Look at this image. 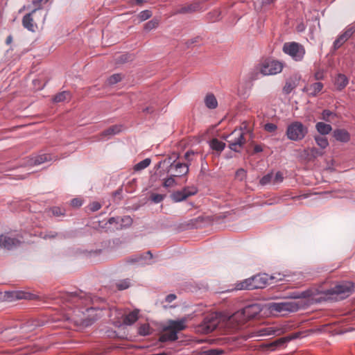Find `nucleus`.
<instances>
[{"mask_svg": "<svg viewBox=\"0 0 355 355\" xmlns=\"http://www.w3.org/2000/svg\"><path fill=\"white\" fill-rule=\"evenodd\" d=\"M276 0H254V8L257 10H261L263 6L270 5Z\"/></svg>", "mask_w": 355, "mask_h": 355, "instance_id": "nucleus-40", "label": "nucleus"}, {"mask_svg": "<svg viewBox=\"0 0 355 355\" xmlns=\"http://www.w3.org/2000/svg\"><path fill=\"white\" fill-rule=\"evenodd\" d=\"M42 324L37 320H30L26 323H24L20 329L22 330L21 333H29L33 331L37 327H40Z\"/></svg>", "mask_w": 355, "mask_h": 355, "instance_id": "nucleus-27", "label": "nucleus"}, {"mask_svg": "<svg viewBox=\"0 0 355 355\" xmlns=\"http://www.w3.org/2000/svg\"><path fill=\"white\" fill-rule=\"evenodd\" d=\"M210 147L213 150L220 153L221 151H223L224 150V148L225 147V143H224L221 141H219L217 139H213L210 141Z\"/></svg>", "mask_w": 355, "mask_h": 355, "instance_id": "nucleus-35", "label": "nucleus"}, {"mask_svg": "<svg viewBox=\"0 0 355 355\" xmlns=\"http://www.w3.org/2000/svg\"><path fill=\"white\" fill-rule=\"evenodd\" d=\"M355 33V27L348 26L334 41L333 46L335 50L340 48Z\"/></svg>", "mask_w": 355, "mask_h": 355, "instance_id": "nucleus-12", "label": "nucleus"}, {"mask_svg": "<svg viewBox=\"0 0 355 355\" xmlns=\"http://www.w3.org/2000/svg\"><path fill=\"white\" fill-rule=\"evenodd\" d=\"M349 83L348 78L343 73H338L334 80V86L338 91L344 89Z\"/></svg>", "mask_w": 355, "mask_h": 355, "instance_id": "nucleus-26", "label": "nucleus"}, {"mask_svg": "<svg viewBox=\"0 0 355 355\" xmlns=\"http://www.w3.org/2000/svg\"><path fill=\"white\" fill-rule=\"evenodd\" d=\"M165 196L166 195L152 193L150 196V199L153 202L159 203L164 199Z\"/></svg>", "mask_w": 355, "mask_h": 355, "instance_id": "nucleus-53", "label": "nucleus"}, {"mask_svg": "<svg viewBox=\"0 0 355 355\" xmlns=\"http://www.w3.org/2000/svg\"><path fill=\"white\" fill-rule=\"evenodd\" d=\"M139 309H134L123 317V323L125 325L133 324L139 318Z\"/></svg>", "mask_w": 355, "mask_h": 355, "instance_id": "nucleus-29", "label": "nucleus"}, {"mask_svg": "<svg viewBox=\"0 0 355 355\" xmlns=\"http://www.w3.org/2000/svg\"><path fill=\"white\" fill-rule=\"evenodd\" d=\"M186 321L185 318L178 320H169L168 325L164 328V331L171 330L172 331H175L177 334L178 331L186 329Z\"/></svg>", "mask_w": 355, "mask_h": 355, "instance_id": "nucleus-20", "label": "nucleus"}, {"mask_svg": "<svg viewBox=\"0 0 355 355\" xmlns=\"http://www.w3.org/2000/svg\"><path fill=\"white\" fill-rule=\"evenodd\" d=\"M51 211L52 212L54 216L59 217L65 216L66 210L64 208L62 207H53L52 208H51Z\"/></svg>", "mask_w": 355, "mask_h": 355, "instance_id": "nucleus-45", "label": "nucleus"}, {"mask_svg": "<svg viewBox=\"0 0 355 355\" xmlns=\"http://www.w3.org/2000/svg\"><path fill=\"white\" fill-rule=\"evenodd\" d=\"M300 306L298 304L293 301H285L279 302H270L268 304V309L272 313H280L286 315L288 313L295 312L298 311Z\"/></svg>", "mask_w": 355, "mask_h": 355, "instance_id": "nucleus-4", "label": "nucleus"}, {"mask_svg": "<svg viewBox=\"0 0 355 355\" xmlns=\"http://www.w3.org/2000/svg\"><path fill=\"white\" fill-rule=\"evenodd\" d=\"M324 85L320 82H316L306 85L302 92L307 93L309 96H316L323 89Z\"/></svg>", "mask_w": 355, "mask_h": 355, "instance_id": "nucleus-23", "label": "nucleus"}, {"mask_svg": "<svg viewBox=\"0 0 355 355\" xmlns=\"http://www.w3.org/2000/svg\"><path fill=\"white\" fill-rule=\"evenodd\" d=\"M33 294L21 291H6L3 295V300L8 302H12L16 300L32 299Z\"/></svg>", "mask_w": 355, "mask_h": 355, "instance_id": "nucleus-15", "label": "nucleus"}, {"mask_svg": "<svg viewBox=\"0 0 355 355\" xmlns=\"http://www.w3.org/2000/svg\"><path fill=\"white\" fill-rule=\"evenodd\" d=\"M227 137L230 138V140H227L230 149L236 153H240L246 143L245 132L243 129L241 128L235 129L227 135Z\"/></svg>", "mask_w": 355, "mask_h": 355, "instance_id": "nucleus-3", "label": "nucleus"}, {"mask_svg": "<svg viewBox=\"0 0 355 355\" xmlns=\"http://www.w3.org/2000/svg\"><path fill=\"white\" fill-rule=\"evenodd\" d=\"M310 154L313 157H320L324 155L322 150H319L317 148L313 147L310 148Z\"/></svg>", "mask_w": 355, "mask_h": 355, "instance_id": "nucleus-55", "label": "nucleus"}, {"mask_svg": "<svg viewBox=\"0 0 355 355\" xmlns=\"http://www.w3.org/2000/svg\"><path fill=\"white\" fill-rule=\"evenodd\" d=\"M334 137L339 141L347 142L350 139L349 133L344 129H336L333 132Z\"/></svg>", "mask_w": 355, "mask_h": 355, "instance_id": "nucleus-28", "label": "nucleus"}, {"mask_svg": "<svg viewBox=\"0 0 355 355\" xmlns=\"http://www.w3.org/2000/svg\"><path fill=\"white\" fill-rule=\"evenodd\" d=\"M155 111V107L153 105H150L143 109L142 112L145 114H153Z\"/></svg>", "mask_w": 355, "mask_h": 355, "instance_id": "nucleus-63", "label": "nucleus"}, {"mask_svg": "<svg viewBox=\"0 0 355 355\" xmlns=\"http://www.w3.org/2000/svg\"><path fill=\"white\" fill-rule=\"evenodd\" d=\"M206 355H220L223 353L222 350L220 349H209L205 352Z\"/></svg>", "mask_w": 355, "mask_h": 355, "instance_id": "nucleus-61", "label": "nucleus"}, {"mask_svg": "<svg viewBox=\"0 0 355 355\" xmlns=\"http://www.w3.org/2000/svg\"><path fill=\"white\" fill-rule=\"evenodd\" d=\"M138 333L141 336L149 335L150 334L149 324H141L139 327Z\"/></svg>", "mask_w": 355, "mask_h": 355, "instance_id": "nucleus-49", "label": "nucleus"}, {"mask_svg": "<svg viewBox=\"0 0 355 355\" xmlns=\"http://www.w3.org/2000/svg\"><path fill=\"white\" fill-rule=\"evenodd\" d=\"M221 12L219 10H214L207 14L206 18L209 22H215L220 20Z\"/></svg>", "mask_w": 355, "mask_h": 355, "instance_id": "nucleus-36", "label": "nucleus"}, {"mask_svg": "<svg viewBox=\"0 0 355 355\" xmlns=\"http://www.w3.org/2000/svg\"><path fill=\"white\" fill-rule=\"evenodd\" d=\"M176 298H177L176 295L171 293V294L166 295V297H165V301L168 303H170V302H172L173 301H174Z\"/></svg>", "mask_w": 355, "mask_h": 355, "instance_id": "nucleus-64", "label": "nucleus"}, {"mask_svg": "<svg viewBox=\"0 0 355 355\" xmlns=\"http://www.w3.org/2000/svg\"><path fill=\"white\" fill-rule=\"evenodd\" d=\"M277 129V126L272 123H267L264 125V130L268 132H273Z\"/></svg>", "mask_w": 355, "mask_h": 355, "instance_id": "nucleus-56", "label": "nucleus"}, {"mask_svg": "<svg viewBox=\"0 0 355 355\" xmlns=\"http://www.w3.org/2000/svg\"><path fill=\"white\" fill-rule=\"evenodd\" d=\"M202 10L201 1L195 0L193 2L184 4L180 5L175 8L174 10V15H185V14H192L196 12H199Z\"/></svg>", "mask_w": 355, "mask_h": 355, "instance_id": "nucleus-8", "label": "nucleus"}, {"mask_svg": "<svg viewBox=\"0 0 355 355\" xmlns=\"http://www.w3.org/2000/svg\"><path fill=\"white\" fill-rule=\"evenodd\" d=\"M284 177L282 172L278 171L275 175H273V184L279 183L283 181Z\"/></svg>", "mask_w": 355, "mask_h": 355, "instance_id": "nucleus-58", "label": "nucleus"}, {"mask_svg": "<svg viewBox=\"0 0 355 355\" xmlns=\"http://www.w3.org/2000/svg\"><path fill=\"white\" fill-rule=\"evenodd\" d=\"M71 99V94L69 91H63L54 96L53 101L54 103H60Z\"/></svg>", "mask_w": 355, "mask_h": 355, "instance_id": "nucleus-33", "label": "nucleus"}, {"mask_svg": "<svg viewBox=\"0 0 355 355\" xmlns=\"http://www.w3.org/2000/svg\"><path fill=\"white\" fill-rule=\"evenodd\" d=\"M300 76L297 74H293L290 76L286 81L283 87V92L289 94L299 85Z\"/></svg>", "mask_w": 355, "mask_h": 355, "instance_id": "nucleus-17", "label": "nucleus"}, {"mask_svg": "<svg viewBox=\"0 0 355 355\" xmlns=\"http://www.w3.org/2000/svg\"><path fill=\"white\" fill-rule=\"evenodd\" d=\"M65 299L73 304H79L80 302L84 303L85 302L89 300L91 298L85 293L80 291L79 293H67L66 294Z\"/></svg>", "mask_w": 355, "mask_h": 355, "instance_id": "nucleus-16", "label": "nucleus"}, {"mask_svg": "<svg viewBox=\"0 0 355 355\" xmlns=\"http://www.w3.org/2000/svg\"><path fill=\"white\" fill-rule=\"evenodd\" d=\"M205 104L209 109H215L218 106V101L215 96L211 94H207L205 98Z\"/></svg>", "mask_w": 355, "mask_h": 355, "instance_id": "nucleus-31", "label": "nucleus"}, {"mask_svg": "<svg viewBox=\"0 0 355 355\" xmlns=\"http://www.w3.org/2000/svg\"><path fill=\"white\" fill-rule=\"evenodd\" d=\"M252 277L245 279L243 281L239 282L235 284L236 290H254L255 286L254 284Z\"/></svg>", "mask_w": 355, "mask_h": 355, "instance_id": "nucleus-25", "label": "nucleus"}, {"mask_svg": "<svg viewBox=\"0 0 355 355\" xmlns=\"http://www.w3.org/2000/svg\"><path fill=\"white\" fill-rule=\"evenodd\" d=\"M273 182V174L272 173H268L263 176L259 181L261 185H266L270 182Z\"/></svg>", "mask_w": 355, "mask_h": 355, "instance_id": "nucleus-47", "label": "nucleus"}, {"mask_svg": "<svg viewBox=\"0 0 355 355\" xmlns=\"http://www.w3.org/2000/svg\"><path fill=\"white\" fill-rule=\"evenodd\" d=\"M166 332L163 333L159 338V341L161 343H164L166 341H175L178 340V335L175 334V331H172L171 330L166 331Z\"/></svg>", "mask_w": 355, "mask_h": 355, "instance_id": "nucleus-30", "label": "nucleus"}, {"mask_svg": "<svg viewBox=\"0 0 355 355\" xmlns=\"http://www.w3.org/2000/svg\"><path fill=\"white\" fill-rule=\"evenodd\" d=\"M153 13L149 10H145L139 12L138 15V18L141 21L147 20L148 19L150 18Z\"/></svg>", "mask_w": 355, "mask_h": 355, "instance_id": "nucleus-51", "label": "nucleus"}, {"mask_svg": "<svg viewBox=\"0 0 355 355\" xmlns=\"http://www.w3.org/2000/svg\"><path fill=\"white\" fill-rule=\"evenodd\" d=\"M124 220H128L130 222L131 218L128 216L123 218L119 216L111 217L107 222H105V225H109L107 230H110V232H114L116 230H121L123 227V223Z\"/></svg>", "mask_w": 355, "mask_h": 355, "instance_id": "nucleus-13", "label": "nucleus"}, {"mask_svg": "<svg viewBox=\"0 0 355 355\" xmlns=\"http://www.w3.org/2000/svg\"><path fill=\"white\" fill-rule=\"evenodd\" d=\"M242 310L248 320L257 317L261 311L260 306L257 304H252L246 306L242 309Z\"/></svg>", "mask_w": 355, "mask_h": 355, "instance_id": "nucleus-21", "label": "nucleus"}, {"mask_svg": "<svg viewBox=\"0 0 355 355\" xmlns=\"http://www.w3.org/2000/svg\"><path fill=\"white\" fill-rule=\"evenodd\" d=\"M219 320L216 315H209L204 318L200 324V328L204 334H209L216 329Z\"/></svg>", "mask_w": 355, "mask_h": 355, "instance_id": "nucleus-9", "label": "nucleus"}, {"mask_svg": "<svg viewBox=\"0 0 355 355\" xmlns=\"http://www.w3.org/2000/svg\"><path fill=\"white\" fill-rule=\"evenodd\" d=\"M336 116V113L330 111L329 110H324L321 113L320 119L327 122H330L331 119H333Z\"/></svg>", "mask_w": 355, "mask_h": 355, "instance_id": "nucleus-41", "label": "nucleus"}, {"mask_svg": "<svg viewBox=\"0 0 355 355\" xmlns=\"http://www.w3.org/2000/svg\"><path fill=\"white\" fill-rule=\"evenodd\" d=\"M109 227V225H105V222H101L98 221V225H95V228H101L105 230L106 232H110V230H107V227Z\"/></svg>", "mask_w": 355, "mask_h": 355, "instance_id": "nucleus-60", "label": "nucleus"}, {"mask_svg": "<svg viewBox=\"0 0 355 355\" xmlns=\"http://www.w3.org/2000/svg\"><path fill=\"white\" fill-rule=\"evenodd\" d=\"M121 131V128L119 126L117 125H112L105 130H104L102 133V135L107 136V135H114L116 133L119 132Z\"/></svg>", "mask_w": 355, "mask_h": 355, "instance_id": "nucleus-44", "label": "nucleus"}, {"mask_svg": "<svg viewBox=\"0 0 355 355\" xmlns=\"http://www.w3.org/2000/svg\"><path fill=\"white\" fill-rule=\"evenodd\" d=\"M314 139L317 145L322 149L326 148L329 146V141L324 136L316 135L314 137Z\"/></svg>", "mask_w": 355, "mask_h": 355, "instance_id": "nucleus-37", "label": "nucleus"}, {"mask_svg": "<svg viewBox=\"0 0 355 355\" xmlns=\"http://www.w3.org/2000/svg\"><path fill=\"white\" fill-rule=\"evenodd\" d=\"M98 317L96 315L91 317V318H83L80 320H76L74 318L69 317L67 315H64L62 318V320L64 321H72L75 322L77 325L83 326V327H89L92 325L96 320Z\"/></svg>", "mask_w": 355, "mask_h": 355, "instance_id": "nucleus-19", "label": "nucleus"}, {"mask_svg": "<svg viewBox=\"0 0 355 355\" xmlns=\"http://www.w3.org/2000/svg\"><path fill=\"white\" fill-rule=\"evenodd\" d=\"M354 289V284L352 282H341L337 284L334 287L327 289L324 291L326 295H336L340 299L343 300L352 294Z\"/></svg>", "mask_w": 355, "mask_h": 355, "instance_id": "nucleus-2", "label": "nucleus"}, {"mask_svg": "<svg viewBox=\"0 0 355 355\" xmlns=\"http://www.w3.org/2000/svg\"><path fill=\"white\" fill-rule=\"evenodd\" d=\"M282 69V62L274 59H266L260 64L259 71L263 75L269 76L280 73Z\"/></svg>", "mask_w": 355, "mask_h": 355, "instance_id": "nucleus-7", "label": "nucleus"}, {"mask_svg": "<svg viewBox=\"0 0 355 355\" xmlns=\"http://www.w3.org/2000/svg\"><path fill=\"white\" fill-rule=\"evenodd\" d=\"M301 334H302L301 332H295V333L291 334L288 336L279 338L270 343L268 345V347L270 350H275L278 348L284 347V345L287 342H288L291 340H294V339L300 338Z\"/></svg>", "mask_w": 355, "mask_h": 355, "instance_id": "nucleus-11", "label": "nucleus"}, {"mask_svg": "<svg viewBox=\"0 0 355 355\" xmlns=\"http://www.w3.org/2000/svg\"><path fill=\"white\" fill-rule=\"evenodd\" d=\"M122 79L120 73H114L110 76L107 80V84L109 85H113L119 83Z\"/></svg>", "mask_w": 355, "mask_h": 355, "instance_id": "nucleus-43", "label": "nucleus"}, {"mask_svg": "<svg viewBox=\"0 0 355 355\" xmlns=\"http://www.w3.org/2000/svg\"><path fill=\"white\" fill-rule=\"evenodd\" d=\"M37 8H34L31 12L26 14L22 18V25L28 31L35 32L37 25L34 23L33 15Z\"/></svg>", "mask_w": 355, "mask_h": 355, "instance_id": "nucleus-18", "label": "nucleus"}, {"mask_svg": "<svg viewBox=\"0 0 355 355\" xmlns=\"http://www.w3.org/2000/svg\"><path fill=\"white\" fill-rule=\"evenodd\" d=\"M175 177L172 173L170 177L166 178L164 181L163 186L166 188L173 187L176 184Z\"/></svg>", "mask_w": 355, "mask_h": 355, "instance_id": "nucleus-50", "label": "nucleus"}, {"mask_svg": "<svg viewBox=\"0 0 355 355\" xmlns=\"http://www.w3.org/2000/svg\"><path fill=\"white\" fill-rule=\"evenodd\" d=\"M316 130L322 135H326L331 132L332 127L331 125L324 122H318L315 124Z\"/></svg>", "mask_w": 355, "mask_h": 355, "instance_id": "nucleus-32", "label": "nucleus"}, {"mask_svg": "<svg viewBox=\"0 0 355 355\" xmlns=\"http://www.w3.org/2000/svg\"><path fill=\"white\" fill-rule=\"evenodd\" d=\"M282 50L284 53L297 62L302 61L305 54L304 47L295 42L284 43Z\"/></svg>", "mask_w": 355, "mask_h": 355, "instance_id": "nucleus-6", "label": "nucleus"}, {"mask_svg": "<svg viewBox=\"0 0 355 355\" xmlns=\"http://www.w3.org/2000/svg\"><path fill=\"white\" fill-rule=\"evenodd\" d=\"M159 25V20L157 19H153L148 21L144 24V28L146 31H150L153 29L156 28Z\"/></svg>", "mask_w": 355, "mask_h": 355, "instance_id": "nucleus-42", "label": "nucleus"}, {"mask_svg": "<svg viewBox=\"0 0 355 355\" xmlns=\"http://www.w3.org/2000/svg\"><path fill=\"white\" fill-rule=\"evenodd\" d=\"M83 202L78 198H73L71 201V205L75 207H79L82 205Z\"/></svg>", "mask_w": 355, "mask_h": 355, "instance_id": "nucleus-62", "label": "nucleus"}, {"mask_svg": "<svg viewBox=\"0 0 355 355\" xmlns=\"http://www.w3.org/2000/svg\"><path fill=\"white\" fill-rule=\"evenodd\" d=\"M260 331L265 336L279 335L282 332L281 329L272 327L263 328Z\"/></svg>", "mask_w": 355, "mask_h": 355, "instance_id": "nucleus-38", "label": "nucleus"}, {"mask_svg": "<svg viewBox=\"0 0 355 355\" xmlns=\"http://www.w3.org/2000/svg\"><path fill=\"white\" fill-rule=\"evenodd\" d=\"M247 175V172L243 168H239L236 172V178L240 181L243 180Z\"/></svg>", "mask_w": 355, "mask_h": 355, "instance_id": "nucleus-54", "label": "nucleus"}, {"mask_svg": "<svg viewBox=\"0 0 355 355\" xmlns=\"http://www.w3.org/2000/svg\"><path fill=\"white\" fill-rule=\"evenodd\" d=\"M151 162V160L150 158H146L144 160L139 162L137 164L134 166V170L135 171H139L141 170H143L146 168H147Z\"/></svg>", "mask_w": 355, "mask_h": 355, "instance_id": "nucleus-39", "label": "nucleus"}, {"mask_svg": "<svg viewBox=\"0 0 355 355\" xmlns=\"http://www.w3.org/2000/svg\"><path fill=\"white\" fill-rule=\"evenodd\" d=\"M247 317L244 315L242 309L233 313L228 319V324L232 327L233 329H238L241 328L247 321Z\"/></svg>", "mask_w": 355, "mask_h": 355, "instance_id": "nucleus-10", "label": "nucleus"}, {"mask_svg": "<svg viewBox=\"0 0 355 355\" xmlns=\"http://www.w3.org/2000/svg\"><path fill=\"white\" fill-rule=\"evenodd\" d=\"M195 155V153L193 150H188L184 155V158L186 160L185 163H188L189 166L191 164L192 161V157Z\"/></svg>", "mask_w": 355, "mask_h": 355, "instance_id": "nucleus-57", "label": "nucleus"}, {"mask_svg": "<svg viewBox=\"0 0 355 355\" xmlns=\"http://www.w3.org/2000/svg\"><path fill=\"white\" fill-rule=\"evenodd\" d=\"M256 289L263 288L269 284V275L266 273L252 276Z\"/></svg>", "mask_w": 355, "mask_h": 355, "instance_id": "nucleus-24", "label": "nucleus"}, {"mask_svg": "<svg viewBox=\"0 0 355 355\" xmlns=\"http://www.w3.org/2000/svg\"><path fill=\"white\" fill-rule=\"evenodd\" d=\"M196 194V191L193 189V191H187V188H184L181 191H177L173 192L171 195V198L173 202H178L186 200L188 197Z\"/></svg>", "mask_w": 355, "mask_h": 355, "instance_id": "nucleus-22", "label": "nucleus"}, {"mask_svg": "<svg viewBox=\"0 0 355 355\" xmlns=\"http://www.w3.org/2000/svg\"><path fill=\"white\" fill-rule=\"evenodd\" d=\"M58 236H60L61 238L62 237L61 234H59L54 231H50V232H46L44 236H42V238L45 240H47V239H53Z\"/></svg>", "mask_w": 355, "mask_h": 355, "instance_id": "nucleus-52", "label": "nucleus"}, {"mask_svg": "<svg viewBox=\"0 0 355 355\" xmlns=\"http://www.w3.org/2000/svg\"><path fill=\"white\" fill-rule=\"evenodd\" d=\"M101 207V205L98 202H93L89 205V209L92 211H96L100 209Z\"/></svg>", "mask_w": 355, "mask_h": 355, "instance_id": "nucleus-59", "label": "nucleus"}, {"mask_svg": "<svg viewBox=\"0 0 355 355\" xmlns=\"http://www.w3.org/2000/svg\"><path fill=\"white\" fill-rule=\"evenodd\" d=\"M21 241L17 238L10 237L7 235H0V246L6 250H11L19 247Z\"/></svg>", "mask_w": 355, "mask_h": 355, "instance_id": "nucleus-14", "label": "nucleus"}, {"mask_svg": "<svg viewBox=\"0 0 355 355\" xmlns=\"http://www.w3.org/2000/svg\"><path fill=\"white\" fill-rule=\"evenodd\" d=\"M285 275L281 273H274L269 276V284L278 282L284 279Z\"/></svg>", "mask_w": 355, "mask_h": 355, "instance_id": "nucleus-48", "label": "nucleus"}, {"mask_svg": "<svg viewBox=\"0 0 355 355\" xmlns=\"http://www.w3.org/2000/svg\"><path fill=\"white\" fill-rule=\"evenodd\" d=\"M51 156L50 154H42L37 155L31 159L33 165H39L46 162L50 161Z\"/></svg>", "mask_w": 355, "mask_h": 355, "instance_id": "nucleus-34", "label": "nucleus"}, {"mask_svg": "<svg viewBox=\"0 0 355 355\" xmlns=\"http://www.w3.org/2000/svg\"><path fill=\"white\" fill-rule=\"evenodd\" d=\"M130 285V279H128L121 280L116 284V286L119 291L127 289L128 288H129Z\"/></svg>", "mask_w": 355, "mask_h": 355, "instance_id": "nucleus-46", "label": "nucleus"}, {"mask_svg": "<svg viewBox=\"0 0 355 355\" xmlns=\"http://www.w3.org/2000/svg\"><path fill=\"white\" fill-rule=\"evenodd\" d=\"M172 157H168V159H164V161H161L158 163V167H160L162 163L167 162L169 164L168 168L167 170L168 173L173 171V176L176 177H182L183 175H187L189 173V164L188 163H184L181 162H178L176 159L173 161Z\"/></svg>", "mask_w": 355, "mask_h": 355, "instance_id": "nucleus-5", "label": "nucleus"}, {"mask_svg": "<svg viewBox=\"0 0 355 355\" xmlns=\"http://www.w3.org/2000/svg\"><path fill=\"white\" fill-rule=\"evenodd\" d=\"M308 128L300 121H293L286 128V135L289 140L298 141L302 140L308 134Z\"/></svg>", "mask_w": 355, "mask_h": 355, "instance_id": "nucleus-1", "label": "nucleus"}]
</instances>
